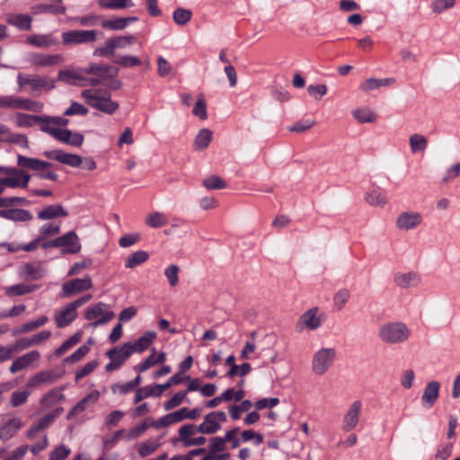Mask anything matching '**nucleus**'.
Masks as SVG:
<instances>
[{
	"label": "nucleus",
	"instance_id": "aec40b11",
	"mask_svg": "<svg viewBox=\"0 0 460 460\" xmlns=\"http://www.w3.org/2000/svg\"><path fill=\"white\" fill-rule=\"evenodd\" d=\"M230 440V430L226 431L224 438H213L211 439L210 451L201 460H224L227 454H221L225 443Z\"/></svg>",
	"mask_w": 460,
	"mask_h": 460
},
{
	"label": "nucleus",
	"instance_id": "72a5a7b5",
	"mask_svg": "<svg viewBox=\"0 0 460 460\" xmlns=\"http://www.w3.org/2000/svg\"><path fill=\"white\" fill-rule=\"evenodd\" d=\"M420 281V276L414 272L397 273L394 276L395 284L402 288L416 287Z\"/></svg>",
	"mask_w": 460,
	"mask_h": 460
},
{
	"label": "nucleus",
	"instance_id": "5fc2aeb1",
	"mask_svg": "<svg viewBox=\"0 0 460 460\" xmlns=\"http://www.w3.org/2000/svg\"><path fill=\"white\" fill-rule=\"evenodd\" d=\"M192 114L199 117L200 119L205 120L208 118L207 104L203 93L199 94L198 99L192 109Z\"/></svg>",
	"mask_w": 460,
	"mask_h": 460
},
{
	"label": "nucleus",
	"instance_id": "7c9ffc66",
	"mask_svg": "<svg viewBox=\"0 0 460 460\" xmlns=\"http://www.w3.org/2000/svg\"><path fill=\"white\" fill-rule=\"evenodd\" d=\"M58 376L54 371H41L31 376L27 383L28 388H35L41 385H49L54 383Z\"/></svg>",
	"mask_w": 460,
	"mask_h": 460
},
{
	"label": "nucleus",
	"instance_id": "13d9d810",
	"mask_svg": "<svg viewBox=\"0 0 460 460\" xmlns=\"http://www.w3.org/2000/svg\"><path fill=\"white\" fill-rule=\"evenodd\" d=\"M147 429L148 425L146 422H143L132 428L128 432L125 430V434H123V439L127 442L137 439V438L141 437Z\"/></svg>",
	"mask_w": 460,
	"mask_h": 460
},
{
	"label": "nucleus",
	"instance_id": "e2e57ef3",
	"mask_svg": "<svg viewBox=\"0 0 460 460\" xmlns=\"http://www.w3.org/2000/svg\"><path fill=\"white\" fill-rule=\"evenodd\" d=\"M29 396L30 392L28 391H15L11 394L10 403L12 407H18L24 404L27 402Z\"/></svg>",
	"mask_w": 460,
	"mask_h": 460
},
{
	"label": "nucleus",
	"instance_id": "bf43d9fd",
	"mask_svg": "<svg viewBox=\"0 0 460 460\" xmlns=\"http://www.w3.org/2000/svg\"><path fill=\"white\" fill-rule=\"evenodd\" d=\"M350 298V292L346 288H341L338 292L335 293L333 296L334 305L338 310H342L345 305Z\"/></svg>",
	"mask_w": 460,
	"mask_h": 460
},
{
	"label": "nucleus",
	"instance_id": "412c9836",
	"mask_svg": "<svg viewBox=\"0 0 460 460\" xmlns=\"http://www.w3.org/2000/svg\"><path fill=\"white\" fill-rule=\"evenodd\" d=\"M64 62L60 54L33 53L30 57V63L37 67L55 66Z\"/></svg>",
	"mask_w": 460,
	"mask_h": 460
},
{
	"label": "nucleus",
	"instance_id": "393cba45",
	"mask_svg": "<svg viewBox=\"0 0 460 460\" xmlns=\"http://www.w3.org/2000/svg\"><path fill=\"white\" fill-rule=\"evenodd\" d=\"M40 358V354L37 350H31L19 358H17L11 365L9 370L11 373L14 374L18 371H21L32 363L38 361Z\"/></svg>",
	"mask_w": 460,
	"mask_h": 460
},
{
	"label": "nucleus",
	"instance_id": "4c0bfd02",
	"mask_svg": "<svg viewBox=\"0 0 460 460\" xmlns=\"http://www.w3.org/2000/svg\"><path fill=\"white\" fill-rule=\"evenodd\" d=\"M64 399L65 395L62 393V390L59 388H55L50 390L41 398L40 405L42 408L48 409L62 402Z\"/></svg>",
	"mask_w": 460,
	"mask_h": 460
},
{
	"label": "nucleus",
	"instance_id": "4d7b16f0",
	"mask_svg": "<svg viewBox=\"0 0 460 460\" xmlns=\"http://www.w3.org/2000/svg\"><path fill=\"white\" fill-rule=\"evenodd\" d=\"M101 25L104 29L111 31H122L127 27V20L124 17L115 18L111 20H102Z\"/></svg>",
	"mask_w": 460,
	"mask_h": 460
},
{
	"label": "nucleus",
	"instance_id": "20e7f679",
	"mask_svg": "<svg viewBox=\"0 0 460 460\" xmlns=\"http://www.w3.org/2000/svg\"><path fill=\"white\" fill-rule=\"evenodd\" d=\"M88 75L87 66L64 69L58 72V79L63 83L77 86H95L100 84V80L88 78Z\"/></svg>",
	"mask_w": 460,
	"mask_h": 460
},
{
	"label": "nucleus",
	"instance_id": "680f3d73",
	"mask_svg": "<svg viewBox=\"0 0 460 460\" xmlns=\"http://www.w3.org/2000/svg\"><path fill=\"white\" fill-rule=\"evenodd\" d=\"M187 396V392H179L175 394L171 399L166 401L164 403V409L165 411H171L176 407H178L180 404L182 403V402L185 400Z\"/></svg>",
	"mask_w": 460,
	"mask_h": 460
},
{
	"label": "nucleus",
	"instance_id": "4be33fe9",
	"mask_svg": "<svg viewBox=\"0 0 460 460\" xmlns=\"http://www.w3.org/2000/svg\"><path fill=\"white\" fill-rule=\"evenodd\" d=\"M0 217L13 222H29L33 216L29 210L10 207L0 208Z\"/></svg>",
	"mask_w": 460,
	"mask_h": 460
},
{
	"label": "nucleus",
	"instance_id": "8fccbe9b",
	"mask_svg": "<svg viewBox=\"0 0 460 460\" xmlns=\"http://www.w3.org/2000/svg\"><path fill=\"white\" fill-rule=\"evenodd\" d=\"M61 226L59 223L49 222L42 225L39 229V236L46 242V239L60 233Z\"/></svg>",
	"mask_w": 460,
	"mask_h": 460
},
{
	"label": "nucleus",
	"instance_id": "0e129e2a",
	"mask_svg": "<svg viewBox=\"0 0 460 460\" xmlns=\"http://www.w3.org/2000/svg\"><path fill=\"white\" fill-rule=\"evenodd\" d=\"M62 409H56L54 411L47 414L43 418L40 419L36 423L41 429H48L54 420L60 415L62 412Z\"/></svg>",
	"mask_w": 460,
	"mask_h": 460
},
{
	"label": "nucleus",
	"instance_id": "37998d69",
	"mask_svg": "<svg viewBox=\"0 0 460 460\" xmlns=\"http://www.w3.org/2000/svg\"><path fill=\"white\" fill-rule=\"evenodd\" d=\"M39 119H41L38 115H31L22 112L15 113L13 120L18 127L30 128L38 124Z\"/></svg>",
	"mask_w": 460,
	"mask_h": 460
},
{
	"label": "nucleus",
	"instance_id": "3c124183",
	"mask_svg": "<svg viewBox=\"0 0 460 460\" xmlns=\"http://www.w3.org/2000/svg\"><path fill=\"white\" fill-rule=\"evenodd\" d=\"M145 223L150 227L160 228L167 224V217L164 213L155 211L146 215Z\"/></svg>",
	"mask_w": 460,
	"mask_h": 460
},
{
	"label": "nucleus",
	"instance_id": "603ef678",
	"mask_svg": "<svg viewBox=\"0 0 460 460\" xmlns=\"http://www.w3.org/2000/svg\"><path fill=\"white\" fill-rule=\"evenodd\" d=\"M37 288L36 285H25V284H17L13 286H10L4 288L5 294L7 296H22L28 293L34 291Z\"/></svg>",
	"mask_w": 460,
	"mask_h": 460
},
{
	"label": "nucleus",
	"instance_id": "f3484780",
	"mask_svg": "<svg viewBox=\"0 0 460 460\" xmlns=\"http://www.w3.org/2000/svg\"><path fill=\"white\" fill-rule=\"evenodd\" d=\"M0 174H4L2 179H8L17 183L14 188H26L31 180L29 173L14 167L0 166Z\"/></svg>",
	"mask_w": 460,
	"mask_h": 460
},
{
	"label": "nucleus",
	"instance_id": "a878e982",
	"mask_svg": "<svg viewBox=\"0 0 460 460\" xmlns=\"http://www.w3.org/2000/svg\"><path fill=\"white\" fill-rule=\"evenodd\" d=\"M440 384L438 381L429 382L423 391L421 402L424 406H433L439 396Z\"/></svg>",
	"mask_w": 460,
	"mask_h": 460
},
{
	"label": "nucleus",
	"instance_id": "2eb2a0df",
	"mask_svg": "<svg viewBox=\"0 0 460 460\" xmlns=\"http://www.w3.org/2000/svg\"><path fill=\"white\" fill-rule=\"evenodd\" d=\"M40 117L41 119H39L38 124L40 125V130L55 138L61 129L59 127L66 126L68 124V119L61 117H51L47 115Z\"/></svg>",
	"mask_w": 460,
	"mask_h": 460
},
{
	"label": "nucleus",
	"instance_id": "a211bd4d",
	"mask_svg": "<svg viewBox=\"0 0 460 460\" xmlns=\"http://www.w3.org/2000/svg\"><path fill=\"white\" fill-rule=\"evenodd\" d=\"M87 72L90 75H96V79L100 80V84L108 79L116 77L119 75V68L103 65V64H89L87 66Z\"/></svg>",
	"mask_w": 460,
	"mask_h": 460
},
{
	"label": "nucleus",
	"instance_id": "dca6fc26",
	"mask_svg": "<svg viewBox=\"0 0 460 460\" xmlns=\"http://www.w3.org/2000/svg\"><path fill=\"white\" fill-rule=\"evenodd\" d=\"M92 280L89 276L83 279H75L66 281L62 286V296L68 297L92 288Z\"/></svg>",
	"mask_w": 460,
	"mask_h": 460
},
{
	"label": "nucleus",
	"instance_id": "cd10ccee",
	"mask_svg": "<svg viewBox=\"0 0 460 460\" xmlns=\"http://www.w3.org/2000/svg\"><path fill=\"white\" fill-rule=\"evenodd\" d=\"M17 164L22 168L30 169L32 171H43L48 168H51L50 163L31 157H26L19 155L17 156Z\"/></svg>",
	"mask_w": 460,
	"mask_h": 460
},
{
	"label": "nucleus",
	"instance_id": "69168bd1",
	"mask_svg": "<svg viewBox=\"0 0 460 460\" xmlns=\"http://www.w3.org/2000/svg\"><path fill=\"white\" fill-rule=\"evenodd\" d=\"M174 22L179 25L186 24L191 18V12L183 8H177L172 14Z\"/></svg>",
	"mask_w": 460,
	"mask_h": 460
},
{
	"label": "nucleus",
	"instance_id": "f03ea898",
	"mask_svg": "<svg viewBox=\"0 0 460 460\" xmlns=\"http://www.w3.org/2000/svg\"><path fill=\"white\" fill-rule=\"evenodd\" d=\"M411 330L402 322L387 323L380 326L378 337L387 344L403 343L409 340Z\"/></svg>",
	"mask_w": 460,
	"mask_h": 460
},
{
	"label": "nucleus",
	"instance_id": "a18cd8bd",
	"mask_svg": "<svg viewBox=\"0 0 460 460\" xmlns=\"http://www.w3.org/2000/svg\"><path fill=\"white\" fill-rule=\"evenodd\" d=\"M55 160L72 167H80L83 163V158L81 156L74 154L66 153L61 150L60 153L55 156Z\"/></svg>",
	"mask_w": 460,
	"mask_h": 460
},
{
	"label": "nucleus",
	"instance_id": "0eeeda50",
	"mask_svg": "<svg viewBox=\"0 0 460 460\" xmlns=\"http://www.w3.org/2000/svg\"><path fill=\"white\" fill-rule=\"evenodd\" d=\"M422 222L421 213L415 210H404L398 214L394 225L401 232H410L417 229Z\"/></svg>",
	"mask_w": 460,
	"mask_h": 460
},
{
	"label": "nucleus",
	"instance_id": "c9c22d12",
	"mask_svg": "<svg viewBox=\"0 0 460 460\" xmlns=\"http://www.w3.org/2000/svg\"><path fill=\"white\" fill-rule=\"evenodd\" d=\"M395 83L394 78H383V79H377V78H368L363 83H361L359 88L361 91L367 93L373 90H376L380 87L385 86H390Z\"/></svg>",
	"mask_w": 460,
	"mask_h": 460
},
{
	"label": "nucleus",
	"instance_id": "5701e85b",
	"mask_svg": "<svg viewBox=\"0 0 460 460\" xmlns=\"http://www.w3.org/2000/svg\"><path fill=\"white\" fill-rule=\"evenodd\" d=\"M77 317V310L69 303L56 311L54 321L58 328H64L73 323Z\"/></svg>",
	"mask_w": 460,
	"mask_h": 460
},
{
	"label": "nucleus",
	"instance_id": "79ce46f5",
	"mask_svg": "<svg viewBox=\"0 0 460 460\" xmlns=\"http://www.w3.org/2000/svg\"><path fill=\"white\" fill-rule=\"evenodd\" d=\"M352 116L358 123H373L377 117L376 112L368 108L356 109L352 111Z\"/></svg>",
	"mask_w": 460,
	"mask_h": 460
},
{
	"label": "nucleus",
	"instance_id": "473e14b6",
	"mask_svg": "<svg viewBox=\"0 0 460 460\" xmlns=\"http://www.w3.org/2000/svg\"><path fill=\"white\" fill-rule=\"evenodd\" d=\"M22 278L30 280H37L46 274V270L40 264L26 263L20 269Z\"/></svg>",
	"mask_w": 460,
	"mask_h": 460
},
{
	"label": "nucleus",
	"instance_id": "bb28decb",
	"mask_svg": "<svg viewBox=\"0 0 460 460\" xmlns=\"http://www.w3.org/2000/svg\"><path fill=\"white\" fill-rule=\"evenodd\" d=\"M68 213L60 204L49 205L38 212L40 220H50L58 217H67Z\"/></svg>",
	"mask_w": 460,
	"mask_h": 460
},
{
	"label": "nucleus",
	"instance_id": "c756f323",
	"mask_svg": "<svg viewBox=\"0 0 460 460\" xmlns=\"http://www.w3.org/2000/svg\"><path fill=\"white\" fill-rule=\"evenodd\" d=\"M161 438H150L137 445V452L140 457H147L154 454L161 447Z\"/></svg>",
	"mask_w": 460,
	"mask_h": 460
},
{
	"label": "nucleus",
	"instance_id": "9d476101",
	"mask_svg": "<svg viewBox=\"0 0 460 460\" xmlns=\"http://www.w3.org/2000/svg\"><path fill=\"white\" fill-rule=\"evenodd\" d=\"M94 30H71L62 33V42L66 46L92 43L97 40Z\"/></svg>",
	"mask_w": 460,
	"mask_h": 460
},
{
	"label": "nucleus",
	"instance_id": "de8ad7c7",
	"mask_svg": "<svg viewBox=\"0 0 460 460\" xmlns=\"http://www.w3.org/2000/svg\"><path fill=\"white\" fill-rule=\"evenodd\" d=\"M149 255L145 251H137L128 255L125 260V267L128 269H134L135 267L146 262Z\"/></svg>",
	"mask_w": 460,
	"mask_h": 460
},
{
	"label": "nucleus",
	"instance_id": "ddd939ff",
	"mask_svg": "<svg viewBox=\"0 0 460 460\" xmlns=\"http://www.w3.org/2000/svg\"><path fill=\"white\" fill-rule=\"evenodd\" d=\"M227 421V415L221 411H212L204 417V420L200 423V434H213L220 429L221 425Z\"/></svg>",
	"mask_w": 460,
	"mask_h": 460
},
{
	"label": "nucleus",
	"instance_id": "7ed1b4c3",
	"mask_svg": "<svg viewBox=\"0 0 460 460\" xmlns=\"http://www.w3.org/2000/svg\"><path fill=\"white\" fill-rule=\"evenodd\" d=\"M337 357L334 348L323 347L317 349L312 358V372L316 376L326 374L332 367Z\"/></svg>",
	"mask_w": 460,
	"mask_h": 460
},
{
	"label": "nucleus",
	"instance_id": "f257e3e1",
	"mask_svg": "<svg viewBox=\"0 0 460 460\" xmlns=\"http://www.w3.org/2000/svg\"><path fill=\"white\" fill-rule=\"evenodd\" d=\"M81 95L88 105L106 114H113L119 109V103L111 100V95L107 90L85 89Z\"/></svg>",
	"mask_w": 460,
	"mask_h": 460
},
{
	"label": "nucleus",
	"instance_id": "338daca9",
	"mask_svg": "<svg viewBox=\"0 0 460 460\" xmlns=\"http://www.w3.org/2000/svg\"><path fill=\"white\" fill-rule=\"evenodd\" d=\"M88 113V109L76 102H71L70 106L64 111L65 116L80 115L84 116Z\"/></svg>",
	"mask_w": 460,
	"mask_h": 460
},
{
	"label": "nucleus",
	"instance_id": "6e6d98bb",
	"mask_svg": "<svg viewBox=\"0 0 460 460\" xmlns=\"http://www.w3.org/2000/svg\"><path fill=\"white\" fill-rule=\"evenodd\" d=\"M428 140L420 134H413L410 137V146L412 153L424 151L427 148Z\"/></svg>",
	"mask_w": 460,
	"mask_h": 460
},
{
	"label": "nucleus",
	"instance_id": "a19ab883",
	"mask_svg": "<svg viewBox=\"0 0 460 460\" xmlns=\"http://www.w3.org/2000/svg\"><path fill=\"white\" fill-rule=\"evenodd\" d=\"M365 201L373 207L384 208L388 203L387 197L378 190H371L365 194Z\"/></svg>",
	"mask_w": 460,
	"mask_h": 460
},
{
	"label": "nucleus",
	"instance_id": "2f4dec72",
	"mask_svg": "<svg viewBox=\"0 0 460 460\" xmlns=\"http://www.w3.org/2000/svg\"><path fill=\"white\" fill-rule=\"evenodd\" d=\"M156 333L155 332H146L141 337L135 341L127 342L131 348L132 353H142L155 340Z\"/></svg>",
	"mask_w": 460,
	"mask_h": 460
},
{
	"label": "nucleus",
	"instance_id": "b1692460",
	"mask_svg": "<svg viewBox=\"0 0 460 460\" xmlns=\"http://www.w3.org/2000/svg\"><path fill=\"white\" fill-rule=\"evenodd\" d=\"M26 42L36 48L48 49L58 45V40L53 33L31 34L26 38Z\"/></svg>",
	"mask_w": 460,
	"mask_h": 460
},
{
	"label": "nucleus",
	"instance_id": "9b49d317",
	"mask_svg": "<svg viewBox=\"0 0 460 460\" xmlns=\"http://www.w3.org/2000/svg\"><path fill=\"white\" fill-rule=\"evenodd\" d=\"M199 433V426L186 424L179 429L177 440L184 447L204 445L206 438L201 435H198Z\"/></svg>",
	"mask_w": 460,
	"mask_h": 460
},
{
	"label": "nucleus",
	"instance_id": "052dcab7",
	"mask_svg": "<svg viewBox=\"0 0 460 460\" xmlns=\"http://www.w3.org/2000/svg\"><path fill=\"white\" fill-rule=\"evenodd\" d=\"M180 268L175 264H171L164 270V275L171 287H175L179 283Z\"/></svg>",
	"mask_w": 460,
	"mask_h": 460
},
{
	"label": "nucleus",
	"instance_id": "09e8293b",
	"mask_svg": "<svg viewBox=\"0 0 460 460\" xmlns=\"http://www.w3.org/2000/svg\"><path fill=\"white\" fill-rule=\"evenodd\" d=\"M202 186L208 190H222L227 187V181L213 174L202 180Z\"/></svg>",
	"mask_w": 460,
	"mask_h": 460
},
{
	"label": "nucleus",
	"instance_id": "58836bf2",
	"mask_svg": "<svg viewBox=\"0 0 460 460\" xmlns=\"http://www.w3.org/2000/svg\"><path fill=\"white\" fill-rule=\"evenodd\" d=\"M213 133L208 128H202L199 131L195 137L193 148L196 151H203L207 149L212 141Z\"/></svg>",
	"mask_w": 460,
	"mask_h": 460
},
{
	"label": "nucleus",
	"instance_id": "f8f14e48",
	"mask_svg": "<svg viewBox=\"0 0 460 460\" xmlns=\"http://www.w3.org/2000/svg\"><path fill=\"white\" fill-rule=\"evenodd\" d=\"M44 105L42 102L33 101L29 98L14 95H5V109L24 110L33 112L42 111Z\"/></svg>",
	"mask_w": 460,
	"mask_h": 460
},
{
	"label": "nucleus",
	"instance_id": "6ab92c4d",
	"mask_svg": "<svg viewBox=\"0 0 460 460\" xmlns=\"http://www.w3.org/2000/svg\"><path fill=\"white\" fill-rule=\"evenodd\" d=\"M23 427V421L19 417H12L0 425V440L7 441L13 438Z\"/></svg>",
	"mask_w": 460,
	"mask_h": 460
},
{
	"label": "nucleus",
	"instance_id": "c03bdc74",
	"mask_svg": "<svg viewBox=\"0 0 460 460\" xmlns=\"http://www.w3.org/2000/svg\"><path fill=\"white\" fill-rule=\"evenodd\" d=\"M110 46L113 48L115 51L118 49H127L135 42H137V37L135 35H122L110 38Z\"/></svg>",
	"mask_w": 460,
	"mask_h": 460
},
{
	"label": "nucleus",
	"instance_id": "e433bc0d",
	"mask_svg": "<svg viewBox=\"0 0 460 460\" xmlns=\"http://www.w3.org/2000/svg\"><path fill=\"white\" fill-rule=\"evenodd\" d=\"M31 21V17L27 14H8L6 16V22L19 30L30 31Z\"/></svg>",
	"mask_w": 460,
	"mask_h": 460
},
{
	"label": "nucleus",
	"instance_id": "774afa93",
	"mask_svg": "<svg viewBox=\"0 0 460 460\" xmlns=\"http://www.w3.org/2000/svg\"><path fill=\"white\" fill-rule=\"evenodd\" d=\"M70 453L71 450L68 447L60 445L50 452L49 458L48 460H64L70 455Z\"/></svg>",
	"mask_w": 460,
	"mask_h": 460
},
{
	"label": "nucleus",
	"instance_id": "4468645a",
	"mask_svg": "<svg viewBox=\"0 0 460 460\" xmlns=\"http://www.w3.org/2000/svg\"><path fill=\"white\" fill-rule=\"evenodd\" d=\"M362 411V402L359 400L354 401L345 411L342 418L341 429L344 432H349L356 429L359 422Z\"/></svg>",
	"mask_w": 460,
	"mask_h": 460
},
{
	"label": "nucleus",
	"instance_id": "c85d7f7f",
	"mask_svg": "<svg viewBox=\"0 0 460 460\" xmlns=\"http://www.w3.org/2000/svg\"><path fill=\"white\" fill-rule=\"evenodd\" d=\"M317 314V307H313L305 311L299 318V324L311 331L319 328L321 326V319Z\"/></svg>",
	"mask_w": 460,
	"mask_h": 460
},
{
	"label": "nucleus",
	"instance_id": "6e6552de",
	"mask_svg": "<svg viewBox=\"0 0 460 460\" xmlns=\"http://www.w3.org/2000/svg\"><path fill=\"white\" fill-rule=\"evenodd\" d=\"M132 354L131 348L127 342L121 346L113 347L106 352L111 361L105 366V370L112 372L119 369Z\"/></svg>",
	"mask_w": 460,
	"mask_h": 460
},
{
	"label": "nucleus",
	"instance_id": "864d4df0",
	"mask_svg": "<svg viewBox=\"0 0 460 460\" xmlns=\"http://www.w3.org/2000/svg\"><path fill=\"white\" fill-rule=\"evenodd\" d=\"M66 12V7L62 4L53 5V4H40L38 5H35L32 8V13L34 14L39 13H52L55 14H63Z\"/></svg>",
	"mask_w": 460,
	"mask_h": 460
},
{
	"label": "nucleus",
	"instance_id": "f704fd0d",
	"mask_svg": "<svg viewBox=\"0 0 460 460\" xmlns=\"http://www.w3.org/2000/svg\"><path fill=\"white\" fill-rule=\"evenodd\" d=\"M56 139L74 146H80L84 142V136L68 129H60Z\"/></svg>",
	"mask_w": 460,
	"mask_h": 460
},
{
	"label": "nucleus",
	"instance_id": "49530a36",
	"mask_svg": "<svg viewBox=\"0 0 460 460\" xmlns=\"http://www.w3.org/2000/svg\"><path fill=\"white\" fill-rule=\"evenodd\" d=\"M55 160L72 167H80L83 163V158L81 156L74 154L66 153L61 150L60 153L55 156Z\"/></svg>",
	"mask_w": 460,
	"mask_h": 460
},
{
	"label": "nucleus",
	"instance_id": "ea45409f",
	"mask_svg": "<svg viewBox=\"0 0 460 460\" xmlns=\"http://www.w3.org/2000/svg\"><path fill=\"white\" fill-rule=\"evenodd\" d=\"M161 394L160 387L157 385H146L137 390L134 403H137L147 397H159Z\"/></svg>",
	"mask_w": 460,
	"mask_h": 460
},
{
	"label": "nucleus",
	"instance_id": "423d86ee",
	"mask_svg": "<svg viewBox=\"0 0 460 460\" xmlns=\"http://www.w3.org/2000/svg\"><path fill=\"white\" fill-rule=\"evenodd\" d=\"M50 248H63L64 253L75 254L81 251V243L77 234L74 231H69L66 234L60 235L49 242L48 245Z\"/></svg>",
	"mask_w": 460,
	"mask_h": 460
},
{
	"label": "nucleus",
	"instance_id": "1a4fd4ad",
	"mask_svg": "<svg viewBox=\"0 0 460 460\" xmlns=\"http://www.w3.org/2000/svg\"><path fill=\"white\" fill-rule=\"evenodd\" d=\"M86 320L93 321L90 325L96 327L110 322L114 317V313L109 310V305L99 302L85 311Z\"/></svg>",
	"mask_w": 460,
	"mask_h": 460
},
{
	"label": "nucleus",
	"instance_id": "39448f33",
	"mask_svg": "<svg viewBox=\"0 0 460 460\" xmlns=\"http://www.w3.org/2000/svg\"><path fill=\"white\" fill-rule=\"evenodd\" d=\"M17 84L20 90L29 86L32 93L36 96L40 94L42 89L51 90L55 87V83L45 77L19 73L17 75Z\"/></svg>",
	"mask_w": 460,
	"mask_h": 460
}]
</instances>
